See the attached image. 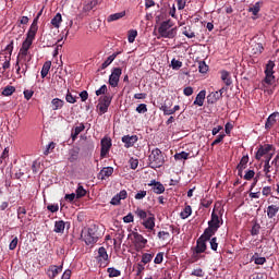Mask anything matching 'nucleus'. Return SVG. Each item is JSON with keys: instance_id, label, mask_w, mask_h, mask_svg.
Here are the masks:
<instances>
[{"instance_id": "obj_53", "label": "nucleus", "mask_w": 279, "mask_h": 279, "mask_svg": "<svg viewBox=\"0 0 279 279\" xmlns=\"http://www.w3.org/2000/svg\"><path fill=\"white\" fill-rule=\"evenodd\" d=\"M271 165L275 167V175H278V169H279V154L276 155V157L272 159Z\"/></svg>"}, {"instance_id": "obj_4", "label": "nucleus", "mask_w": 279, "mask_h": 279, "mask_svg": "<svg viewBox=\"0 0 279 279\" xmlns=\"http://www.w3.org/2000/svg\"><path fill=\"white\" fill-rule=\"evenodd\" d=\"M150 169H160L165 165V156H162V150L155 148L148 156Z\"/></svg>"}, {"instance_id": "obj_34", "label": "nucleus", "mask_w": 279, "mask_h": 279, "mask_svg": "<svg viewBox=\"0 0 279 279\" xmlns=\"http://www.w3.org/2000/svg\"><path fill=\"white\" fill-rule=\"evenodd\" d=\"M76 199H82V197H86V190L82 184H78L76 191H75Z\"/></svg>"}, {"instance_id": "obj_13", "label": "nucleus", "mask_w": 279, "mask_h": 279, "mask_svg": "<svg viewBox=\"0 0 279 279\" xmlns=\"http://www.w3.org/2000/svg\"><path fill=\"white\" fill-rule=\"evenodd\" d=\"M138 141V136L136 135H124L122 137V143H124V147L126 149H130V147H134V145L136 144V142Z\"/></svg>"}, {"instance_id": "obj_44", "label": "nucleus", "mask_w": 279, "mask_h": 279, "mask_svg": "<svg viewBox=\"0 0 279 279\" xmlns=\"http://www.w3.org/2000/svg\"><path fill=\"white\" fill-rule=\"evenodd\" d=\"M276 66V63L271 60L268 61L265 69V74H274V69Z\"/></svg>"}, {"instance_id": "obj_10", "label": "nucleus", "mask_w": 279, "mask_h": 279, "mask_svg": "<svg viewBox=\"0 0 279 279\" xmlns=\"http://www.w3.org/2000/svg\"><path fill=\"white\" fill-rule=\"evenodd\" d=\"M100 157L104 158L105 156H108L110 147H112V140L110 137H104L100 142Z\"/></svg>"}, {"instance_id": "obj_61", "label": "nucleus", "mask_w": 279, "mask_h": 279, "mask_svg": "<svg viewBox=\"0 0 279 279\" xmlns=\"http://www.w3.org/2000/svg\"><path fill=\"white\" fill-rule=\"evenodd\" d=\"M143 271H145V265L138 263L136 266V276L141 278Z\"/></svg>"}, {"instance_id": "obj_18", "label": "nucleus", "mask_w": 279, "mask_h": 279, "mask_svg": "<svg viewBox=\"0 0 279 279\" xmlns=\"http://www.w3.org/2000/svg\"><path fill=\"white\" fill-rule=\"evenodd\" d=\"M173 107V100L167 98L162 106L160 107V110L163 111L165 117H169V113L171 112V108Z\"/></svg>"}, {"instance_id": "obj_12", "label": "nucleus", "mask_w": 279, "mask_h": 279, "mask_svg": "<svg viewBox=\"0 0 279 279\" xmlns=\"http://www.w3.org/2000/svg\"><path fill=\"white\" fill-rule=\"evenodd\" d=\"M31 61H32V56H29V50H25L21 48L17 54V65L23 64V62H31Z\"/></svg>"}, {"instance_id": "obj_49", "label": "nucleus", "mask_w": 279, "mask_h": 279, "mask_svg": "<svg viewBox=\"0 0 279 279\" xmlns=\"http://www.w3.org/2000/svg\"><path fill=\"white\" fill-rule=\"evenodd\" d=\"M100 95H110V93H108V86L107 85H102L99 89L96 90V96L100 97Z\"/></svg>"}, {"instance_id": "obj_32", "label": "nucleus", "mask_w": 279, "mask_h": 279, "mask_svg": "<svg viewBox=\"0 0 279 279\" xmlns=\"http://www.w3.org/2000/svg\"><path fill=\"white\" fill-rule=\"evenodd\" d=\"M182 34L183 36H186V38H195V32H193V28H191V26H184Z\"/></svg>"}, {"instance_id": "obj_19", "label": "nucleus", "mask_w": 279, "mask_h": 279, "mask_svg": "<svg viewBox=\"0 0 279 279\" xmlns=\"http://www.w3.org/2000/svg\"><path fill=\"white\" fill-rule=\"evenodd\" d=\"M205 99H206V90L203 89V90H201V92L197 94V96H196V98H195L193 105H194V106H199V107H202V106H204Z\"/></svg>"}, {"instance_id": "obj_37", "label": "nucleus", "mask_w": 279, "mask_h": 279, "mask_svg": "<svg viewBox=\"0 0 279 279\" xmlns=\"http://www.w3.org/2000/svg\"><path fill=\"white\" fill-rule=\"evenodd\" d=\"M107 274H109V278H119V276H121V270L111 267L107 269Z\"/></svg>"}, {"instance_id": "obj_15", "label": "nucleus", "mask_w": 279, "mask_h": 279, "mask_svg": "<svg viewBox=\"0 0 279 279\" xmlns=\"http://www.w3.org/2000/svg\"><path fill=\"white\" fill-rule=\"evenodd\" d=\"M148 186H153V192L156 193V195H162V193H165V185L156 180H151Z\"/></svg>"}, {"instance_id": "obj_48", "label": "nucleus", "mask_w": 279, "mask_h": 279, "mask_svg": "<svg viewBox=\"0 0 279 279\" xmlns=\"http://www.w3.org/2000/svg\"><path fill=\"white\" fill-rule=\"evenodd\" d=\"M252 236H258L260 234V225L255 222L251 229Z\"/></svg>"}, {"instance_id": "obj_52", "label": "nucleus", "mask_w": 279, "mask_h": 279, "mask_svg": "<svg viewBox=\"0 0 279 279\" xmlns=\"http://www.w3.org/2000/svg\"><path fill=\"white\" fill-rule=\"evenodd\" d=\"M56 149V143L51 142L49 145L46 146V149L44 150V156H49L51 151Z\"/></svg>"}, {"instance_id": "obj_1", "label": "nucleus", "mask_w": 279, "mask_h": 279, "mask_svg": "<svg viewBox=\"0 0 279 279\" xmlns=\"http://www.w3.org/2000/svg\"><path fill=\"white\" fill-rule=\"evenodd\" d=\"M99 236H101V234L99 233V226L97 225H89L87 228H84L81 232V239L87 245H95V243L99 241Z\"/></svg>"}, {"instance_id": "obj_38", "label": "nucleus", "mask_w": 279, "mask_h": 279, "mask_svg": "<svg viewBox=\"0 0 279 279\" xmlns=\"http://www.w3.org/2000/svg\"><path fill=\"white\" fill-rule=\"evenodd\" d=\"M62 23V14L57 13L54 15V17L51 20V25H53V27H60V24Z\"/></svg>"}, {"instance_id": "obj_62", "label": "nucleus", "mask_w": 279, "mask_h": 279, "mask_svg": "<svg viewBox=\"0 0 279 279\" xmlns=\"http://www.w3.org/2000/svg\"><path fill=\"white\" fill-rule=\"evenodd\" d=\"M129 163H130L131 169H133V170L138 169V159L131 158L129 160Z\"/></svg>"}, {"instance_id": "obj_24", "label": "nucleus", "mask_w": 279, "mask_h": 279, "mask_svg": "<svg viewBox=\"0 0 279 279\" xmlns=\"http://www.w3.org/2000/svg\"><path fill=\"white\" fill-rule=\"evenodd\" d=\"M121 53V51L119 52H114L111 56H109L107 58V60L101 64V69H108V66H110V64H112V62H114V60L117 59V56H119Z\"/></svg>"}, {"instance_id": "obj_50", "label": "nucleus", "mask_w": 279, "mask_h": 279, "mask_svg": "<svg viewBox=\"0 0 279 279\" xmlns=\"http://www.w3.org/2000/svg\"><path fill=\"white\" fill-rule=\"evenodd\" d=\"M165 260V253L163 252H159L155 259H154V263L155 265H162V262Z\"/></svg>"}, {"instance_id": "obj_20", "label": "nucleus", "mask_w": 279, "mask_h": 279, "mask_svg": "<svg viewBox=\"0 0 279 279\" xmlns=\"http://www.w3.org/2000/svg\"><path fill=\"white\" fill-rule=\"evenodd\" d=\"M65 228H66V222H64V220L56 221L53 232H56L57 234H64Z\"/></svg>"}, {"instance_id": "obj_58", "label": "nucleus", "mask_w": 279, "mask_h": 279, "mask_svg": "<svg viewBox=\"0 0 279 279\" xmlns=\"http://www.w3.org/2000/svg\"><path fill=\"white\" fill-rule=\"evenodd\" d=\"M191 276H196V278H204V270L202 268L194 269Z\"/></svg>"}, {"instance_id": "obj_55", "label": "nucleus", "mask_w": 279, "mask_h": 279, "mask_svg": "<svg viewBox=\"0 0 279 279\" xmlns=\"http://www.w3.org/2000/svg\"><path fill=\"white\" fill-rule=\"evenodd\" d=\"M171 66L173 71H179V69H182V61L172 59Z\"/></svg>"}, {"instance_id": "obj_14", "label": "nucleus", "mask_w": 279, "mask_h": 279, "mask_svg": "<svg viewBox=\"0 0 279 279\" xmlns=\"http://www.w3.org/2000/svg\"><path fill=\"white\" fill-rule=\"evenodd\" d=\"M142 225L144 226V228H146V230H154V228H156V216H154V214L149 213L148 214V218H146Z\"/></svg>"}, {"instance_id": "obj_51", "label": "nucleus", "mask_w": 279, "mask_h": 279, "mask_svg": "<svg viewBox=\"0 0 279 279\" xmlns=\"http://www.w3.org/2000/svg\"><path fill=\"white\" fill-rule=\"evenodd\" d=\"M198 71L199 73H208V64H206V61H198Z\"/></svg>"}, {"instance_id": "obj_16", "label": "nucleus", "mask_w": 279, "mask_h": 279, "mask_svg": "<svg viewBox=\"0 0 279 279\" xmlns=\"http://www.w3.org/2000/svg\"><path fill=\"white\" fill-rule=\"evenodd\" d=\"M279 117V112L276 111L274 113H271L267 120H266V123H265V129L266 130H271V128H274V125H276V118Z\"/></svg>"}, {"instance_id": "obj_8", "label": "nucleus", "mask_w": 279, "mask_h": 279, "mask_svg": "<svg viewBox=\"0 0 279 279\" xmlns=\"http://www.w3.org/2000/svg\"><path fill=\"white\" fill-rule=\"evenodd\" d=\"M133 239L135 252H141L142 250H145V246L147 245V239H145L143 234L138 232H133Z\"/></svg>"}, {"instance_id": "obj_59", "label": "nucleus", "mask_w": 279, "mask_h": 279, "mask_svg": "<svg viewBox=\"0 0 279 279\" xmlns=\"http://www.w3.org/2000/svg\"><path fill=\"white\" fill-rule=\"evenodd\" d=\"M266 77L264 80V82L266 84H274L276 82V76H274V74H265Z\"/></svg>"}, {"instance_id": "obj_54", "label": "nucleus", "mask_w": 279, "mask_h": 279, "mask_svg": "<svg viewBox=\"0 0 279 279\" xmlns=\"http://www.w3.org/2000/svg\"><path fill=\"white\" fill-rule=\"evenodd\" d=\"M157 236L160 239V241H167V239L171 238V234L167 231H159Z\"/></svg>"}, {"instance_id": "obj_7", "label": "nucleus", "mask_w": 279, "mask_h": 279, "mask_svg": "<svg viewBox=\"0 0 279 279\" xmlns=\"http://www.w3.org/2000/svg\"><path fill=\"white\" fill-rule=\"evenodd\" d=\"M271 151H276V148L271 144L259 145L256 154L255 160H262V158H266L268 154Z\"/></svg>"}, {"instance_id": "obj_64", "label": "nucleus", "mask_w": 279, "mask_h": 279, "mask_svg": "<svg viewBox=\"0 0 279 279\" xmlns=\"http://www.w3.org/2000/svg\"><path fill=\"white\" fill-rule=\"evenodd\" d=\"M209 243H210V248L214 252H217V247H219V243H217V238H213Z\"/></svg>"}, {"instance_id": "obj_23", "label": "nucleus", "mask_w": 279, "mask_h": 279, "mask_svg": "<svg viewBox=\"0 0 279 279\" xmlns=\"http://www.w3.org/2000/svg\"><path fill=\"white\" fill-rule=\"evenodd\" d=\"M51 108L52 110H62V108H64V100L60 98H53L51 100Z\"/></svg>"}, {"instance_id": "obj_5", "label": "nucleus", "mask_w": 279, "mask_h": 279, "mask_svg": "<svg viewBox=\"0 0 279 279\" xmlns=\"http://www.w3.org/2000/svg\"><path fill=\"white\" fill-rule=\"evenodd\" d=\"M210 239H213L211 235H208L207 233L203 232V234L196 241V246L194 247V253H193L194 258H199V256L197 255L204 254V252L208 250L206 242L210 241Z\"/></svg>"}, {"instance_id": "obj_9", "label": "nucleus", "mask_w": 279, "mask_h": 279, "mask_svg": "<svg viewBox=\"0 0 279 279\" xmlns=\"http://www.w3.org/2000/svg\"><path fill=\"white\" fill-rule=\"evenodd\" d=\"M123 71L121 68H113L111 74L109 76V84L112 88H117L119 86V80L121 78Z\"/></svg>"}, {"instance_id": "obj_42", "label": "nucleus", "mask_w": 279, "mask_h": 279, "mask_svg": "<svg viewBox=\"0 0 279 279\" xmlns=\"http://www.w3.org/2000/svg\"><path fill=\"white\" fill-rule=\"evenodd\" d=\"M78 156H80V148L72 149V150H70L69 160L71 162H75V160H77Z\"/></svg>"}, {"instance_id": "obj_63", "label": "nucleus", "mask_w": 279, "mask_h": 279, "mask_svg": "<svg viewBox=\"0 0 279 279\" xmlns=\"http://www.w3.org/2000/svg\"><path fill=\"white\" fill-rule=\"evenodd\" d=\"M47 210L50 213H58V210H60V206L58 204H51L47 206Z\"/></svg>"}, {"instance_id": "obj_33", "label": "nucleus", "mask_w": 279, "mask_h": 279, "mask_svg": "<svg viewBox=\"0 0 279 279\" xmlns=\"http://www.w3.org/2000/svg\"><path fill=\"white\" fill-rule=\"evenodd\" d=\"M271 171H276V168H274V165L271 162L264 163V172L266 174V178H271Z\"/></svg>"}, {"instance_id": "obj_46", "label": "nucleus", "mask_w": 279, "mask_h": 279, "mask_svg": "<svg viewBox=\"0 0 279 279\" xmlns=\"http://www.w3.org/2000/svg\"><path fill=\"white\" fill-rule=\"evenodd\" d=\"M247 162H250V156H243L238 165L240 169H246Z\"/></svg>"}, {"instance_id": "obj_6", "label": "nucleus", "mask_w": 279, "mask_h": 279, "mask_svg": "<svg viewBox=\"0 0 279 279\" xmlns=\"http://www.w3.org/2000/svg\"><path fill=\"white\" fill-rule=\"evenodd\" d=\"M110 104H112V95L106 94L105 96H100L98 99L97 110L98 114H106L108 112V108H110Z\"/></svg>"}, {"instance_id": "obj_26", "label": "nucleus", "mask_w": 279, "mask_h": 279, "mask_svg": "<svg viewBox=\"0 0 279 279\" xmlns=\"http://www.w3.org/2000/svg\"><path fill=\"white\" fill-rule=\"evenodd\" d=\"M191 215H193V208L191 207V205H186L183 211L180 213L181 219H189Z\"/></svg>"}, {"instance_id": "obj_3", "label": "nucleus", "mask_w": 279, "mask_h": 279, "mask_svg": "<svg viewBox=\"0 0 279 279\" xmlns=\"http://www.w3.org/2000/svg\"><path fill=\"white\" fill-rule=\"evenodd\" d=\"M221 226H223V220L219 218V215L217 213L213 211L211 218L208 221V227L204 230V233L209 236H215Z\"/></svg>"}, {"instance_id": "obj_60", "label": "nucleus", "mask_w": 279, "mask_h": 279, "mask_svg": "<svg viewBox=\"0 0 279 279\" xmlns=\"http://www.w3.org/2000/svg\"><path fill=\"white\" fill-rule=\"evenodd\" d=\"M32 97H34V90L25 89L24 90V99H26V101H29V99H32Z\"/></svg>"}, {"instance_id": "obj_22", "label": "nucleus", "mask_w": 279, "mask_h": 279, "mask_svg": "<svg viewBox=\"0 0 279 279\" xmlns=\"http://www.w3.org/2000/svg\"><path fill=\"white\" fill-rule=\"evenodd\" d=\"M221 80L226 84V86H232V76L230 75V72L222 70L220 72Z\"/></svg>"}, {"instance_id": "obj_11", "label": "nucleus", "mask_w": 279, "mask_h": 279, "mask_svg": "<svg viewBox=\"0 0 279 279\" xmlns=\"http://www.w3.org/2000/svg\"><path fill=\"white\" fill-rule=\"evenodd\" d=\"M36 34H38V24H36V20H34L26 34V40H36Z\"/></svg>"}, {"instance_id": "obj_36", "label": "nucleus", "mask_w": 279, "mask_h": 279, "mask_svg": "<svg viewBox=\"0 0 279 279\" xmlns=\"http://www.w3.org/2000/svg\"><path fill=\"white\" fill-rule=\"evenodd\" d=\"M98 258L108 262V251H106V247L101 246L98 248Z\"/></svg>"}, {"instance_id": "obj_29", "label": "nucleus", "mask_w": 279, "mask_h": 279, "mask_svg": "<svg viewBox=\"0 0 279 279\" xmlns=\"http://www.w3.org/2000/svg\"><path fill=\"white\" fill-rule=\"evenodd\" d=\"M154 260V253H144L142 254V260L141 264L143 265H149V263Z\"/></svg>"}, {"instance_id": "obj_21", "label": "nucleus", "mask_w": 279, "mask_h": 279, "mask_svg": "<svg viewBox=\"0 0 279 279\" xmlns=\"http://www.w3.org/2000/svg\"><path fill=\"white\" fill-rule=\"evenodd\" d=\"M83 130H86V126L84 125V123H81L78 126H75L71 133L72 141H76L77 136H80V134H82Z\"/></svg>"}, {"instance_id": "obj_43", "label": "nucleus", "mask_w": 279, "mask_h": 279, "mask_svg": "<svg viewBox=\"0 0 279 279\" xmlns=\"http://www.w3.org/2000/svg\"><path fill=\"white\" fill-rule=\"evenodd\" d=\"M50 274H48L49 278H56L60 271L58 270V266L51 265L48 269Z\"/></svg>"}, {"instance_id": "obj_41", "label": "nucleus", "mask_w": 279, "mask_h": 279, "mask_svg": "<svg viewBox=\"0 0 279 279\" xmlns=\"http://www.w3.org/2000/svg\"><path fill=\"white\" fill-rule=\"evenodd\" d=\"M135 215H137V217L141 218L143 221L148 219L149 217V213L147 214V211L141 208L136 209Z\"/></svg>"}, {"instance_id": "obj_28", "label": "nucleus", "mask_w": 279, "mask_h": 279, "mask_svg": "<svg viewBox=\"0 0 279 279\" xmlns=\"http://www.w3.org/2000/svg\"><path fill=\"white\" fill-rule=\"evenodd\" d=\"M278 210H279V207L276 205L268 206L267 215H268L269 219H274V217H276V215H278Z\"/></svg>"}, {"instance_id": "obj_39", "label": "nucleus", "mask_w": 279, "mask_h": 279, "mask_svg": "<svg viewBox=\"0 0 279 279\" xmlns=\"http://www.w3.org/2000/svg\"><path fill=\"white\" fill-rule=\"evenodd\" d=\"M191 154L186 151L177 153L174 155V160H189Z\"/></svg>"}, {"instance_id": "obj_30", "label": "nucleus", "mask_w": 279, "mask_h": 279, "mask_svg": "<svg viewBox=\"0 0 279 279\" xmlns=\"http://www.w3.org/2000/svg\"><path fill=\"white\" fill-rule=\"evenodd\" d=\"M123 16H125V11L109 15L107 21L108 23H112V21H119V19H123Z\"/></svg>"}, {"instance_id": "obj_35", "label": "nucleus", "mask_w": 279, "mask_h": 279, "mask_svg": "<svg viewBox=\"0 0 279 279\" xmlns=\"http://www.w3.org/2000/svg\"><path fill=\"white\" fill-rule=\"evenodd\" d=\"M252 260L255 263V265H265L267 263V258L258 257V253H255L252 256Z\"/></svg>"}, {"instance_id": "obj_25", "label": "nucleus", "mask_w": 279, "mask_h": 279, "mask_svg": "<svg viewBox=\"0 0 279 279\" xmlns=\"http://www.w3.org/2000/svg\"><path fill=\"white\" fill-rule=\"evenodd\" d=\"M218 99H221V93L211 92L207 96V104H217Z\"/></svg>"}, {"instance_id": "obj_27", "label": "nucleus", "mask_w": 279, "mask_h": 279, "mask_svg": "<svg viewBox=\"0 0 279 279\" xmlns=\"http://www.w3.org/2000/svg\"><path fill=\"white\" fill-rule=\"evenodd\" d=\"M51 70V61H46L41 68V77L45 80L47 75H49V71Z\"/></svg>"}, {"instance_id": "obj_47", "label": "nucleus", "mask_w": 279, "mask_h": 279, "mask_svg": "<svg viewBox=\"0 0 279 279\" xmlns=\"http://www.w3.org/2000/svg\"><path fill=\"white\" fill-rule=\"evenodd\" d=\"M65 101H68V104H76L77 102V96H73V94H71V92L68 90V93L65 95Z\"/></svg>"}, {"instance_id": "obj_56", "label": "nucleus", "mask_w": 279, "mask_h": 279, "mask_svg": "<svg viewBox=\"0 0 279 279\" xmlns=\"http://www.w3.org/2000/svg\"><path fill=\"white\" fill-rule=\"evenodd\" d=\"M32 45H34V41L29 40V39H25L23 43H22V47L21 49H24L26 51H29V48L32 47Z\"/></svg>"}, {"instance_id": "obj_17", "label": "nucleus", "mask_w": 279, "mask_h": 279, "mask_svg": "<svg viewBox=\"0 0 279 279\" xmlns=\"http://www.w3.org/2000/svg\"><path fill=\"white\" fill-rule=\"evenodd\" d=\"M114 173V168L112 167H105L100 170L98 178L99 180H106V178H110Z\"/></svg>"}, {"instance_id": "obj_2", "label": "nucleus", "mask_w": 279, "mask_h": 279, "mask_svg": "<svg viewBox=\"0 0 279 279\" xmlns=\"http://www.w3.org/2000/svg\"><path fill=\"white\" fill-rule=\"evenodd\" d=\"M173 22L171 20L163 21L159 28L158 34L161 38H175L178 36V27H173Z\"/></svg>"}, {"instance_id": "obj_57", "label": "nucleus", "mask_w": 279, "mask_h": 279, "mask_svg": "<svg viewBox=\"0 0 279 279\" xmlns=\"http://www.w3.org/2000/svg\"><path fill=\"white\" fill-rule=\"evenodd\" d=\"M135 110L138 112V114H145V112H147V105L141 104L136 107Z\"/></svg>"}, {"instance_id": "obj_45", "label": "nucleus", "mask_w": 279, "mask_h": 279, "mask_svg": "<svg viewBox=\"0 0 279 279\" xmlns=\"http://www.w3.org/2000/svg\"><path fill=\"white\" fill-rule=\"evenodd\" d=\"M248 12H252L253 16H257L258 12H260V2H256L253 7H251Z\"/></svg>"}, {"instance_id": "obj_31", "label": "nucleus", "mask_w": 279, "mask_h": 279, "mask_svg": "<svg viewBox=\"0 0 279 279\" xmlns=\"http://www.w3.org/2000/svg\"><path fill=\"white\" fill-rule=\"evenodd\" d=\"M14 93H16V87L15 86H10V85L4 87V89L2 90V95L4 97H10V96L14 95Z\"/></svg>"}, {"instance_id": "obj_40", "label": "nucleus", "mask_w": 279, "mask_h": 279, "mask_svg": "<svg viewBox=\"0 0 279 279\" xmlns=\"http://www.w3.org/2000/svg\"><path fill=\"white\" fill-rule=\"evenodd\" d=\"M136 36H138V31L137 29H131L128 33V41L129 43H134L136 40Z\"/></svg>"}]
</instances>
